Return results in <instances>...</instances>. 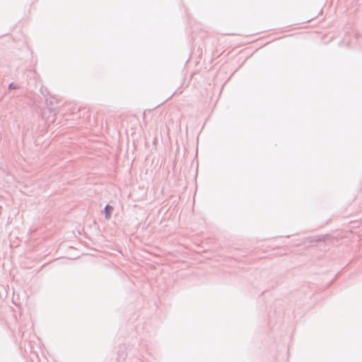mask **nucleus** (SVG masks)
Segmentation results:
<instances>
[{
    "label": "nucleus",
    "mask_w": 362,
    "mask_h": 362,
    "mask_svg": "<svg viewBox=\"0 0 362 362\" xmlns=\"http://www.w3.org/2000/svg\"><path fill=\"white\" fill-rule=\"evenodd\" d=\"M8 88L10 90H14V89H17L18 88V86L13 83H11L9 86H8Z\"/></svg>",
    "instance_id": "2"
},
{
    "label": "nucleus",
    "mask_w": 362,
    "mask_h": 362,
    "mask_svg": "<svg viewBox=\"0 0 362 362\" xmlns=\"http://www.w3.org/2000/svg\"><path fill=\"white\" fill-rule=\"evenodd\" d=\"M113 211V207L110 206V205H107L105 208V218L106 219H109L110 218V216H111V214Z\"/></svg>",
    "instance_id": "1"
}]
</instances>
